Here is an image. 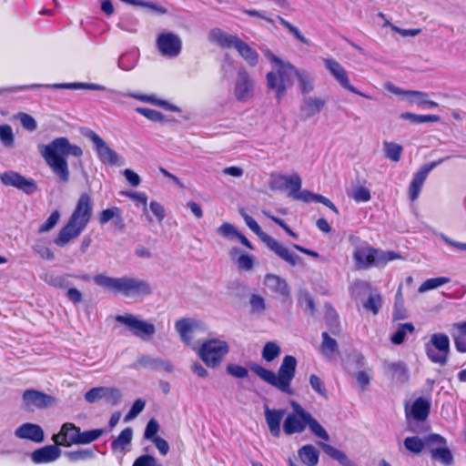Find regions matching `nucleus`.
<instances>
[{
	"label": "nucleus",
	"mask_w": 466,
	"mask_h": 466,
	"mask_svg": "<svg viewBox=\"0 0 466 466\" xmlns=\"http://www.w3.org/2000/svg\"><path fill=\"white\" fill-rule=\"evenodd\" d=\"M15 435L19 439L30 440L35 442H42L45 433L42 428L35 423L26 422L15 431Z\"/></svg>",
	"instance_id": "nucleus-27"
},
{
	"label": "nucleus",
	"mask_w": 466,
	"mask_h": 466,
	"mask_svg": "<svg viewBox=\"0 0 466 466\" xmlns=\"http://www.w3.org/2000/svg\"><path fill=\"white\" fill-rule=\"evenodd\" d=\"M235 263L239 271H251L255 267L256 259L250 254H240Z\"/></svg>",
	"instance_id": "nucleus-46"
},
{
	"label": "nucleus",
	"mask_w": 466,
	"mask_h": 466,
	"mask_svg": "<svg viewBox=\"0 0 466 466\" xmlns=\"http://www.w3.org/2000/svg\"><path fill=\"white\" fill-rule=\"evenodd\" d=\"M264 55L274 65L273 70L266 75L267 86L275 91L276 99L280 100L288 89L289 77L293 76V72L282 73L284 72L283 66L291 64L278 57L270 50H265Z\"/></svg>",
	"instance_id": "nucleus-8"
},
{
	"label": "nucleus",
	"mask_w": 466,
	"mask_h": 466,
	"mask_svg": "<svg viewBox=\"0 0 466 466\" xmlns=\"http://www.w3.org/2000/svg\"><path fill=\"white\" fill-rule=\"evenodd\" d=\"M400 117L403 120H409L414 124H420L426 122H439L441 120L440 116L436 115L421 116L410 112L400 114Z\"/></svg>",
	"instance_id": "nucleus-41"
},
{
	"label": "nucleus",
	"mask_w": 466,
	"mask_h": 466,
	"mask_svg": "<svg viewBox=\"0 0 466 466\" xmlns=\"http://www.w3.org/2000/svg\"><path fill=\"white\" fill-rule=\"evenodd\" d=\"M452 328L456 330L452 334L456 349L461 352H466V321L455 323Z\"/></svg>",
	"instance_id": "nucleus-35"
},
{
	"label": "nucleus",
	"mask_w": 466,
	"mask_h": 466,
	"mask_svg": "<svg viewBox=\"0 0 466 466\" xmlns=\"http://www.w3.org/2000/svg\"><path fill=\"white\" fill-rule=\"evenodd\" d=\"M115 319L126 326L135 337L144 341L150 340L156 333V327L153 323L139 319L133 314L117 315Z\"/></svg>",
	"instance_id": "nucleus-10"
},
{
	"label": "nucleus",
	"mask_w": 466,
	"mask_h": 466,
	"mask_svg": "<svg viewBox=\"0 0 466 466\" xmlns=\"http://www.w3.org/2000/svg\"><path fill=\"white\" fill-rule=\"evenodd\" d=\"M323 63L325 67L330 72V74L340 84L342 87L354 94L360 95L367 98L369 97L365 94L358 91L353 86L350 85L346 70L338 61L332 58H325L323 59Z\"/></svg>",
	"instance_id": "nucleus-19"
},
{
	"label": "nucleus",
	"mask_w": 466,
	"mask_h": 466,
	"mask_svg": "<svg viewBox=\"0 0 466 466\" xmlns=\"http://www.w3.org/2000/svg\"><path fill=\"white\" fill-rule=\"evenodd\" d=\"M208 39L221 48H234L250 67H255L258 63V53L236 35L213 28L208 33Z\"/></svg>",
	"instance_id": "nucleus-6"
},
{
	"label": "nucleus",
	"mask_w": 466,
	"mask_h": 466,
	"mask_svg": "<svg viewBox=\"0 0 466 466\" xmlns=\"http://www.w3.org/2000/svg\"><path fill=\"white\" fill-rule=\"evenodd\" d=\"M442 159L438 161H433L423 165L413 176L408 188V196L409 199L413 202L415 201L420 195V192L422 188V186L429 175V173L439 164H441Z\"/></svg>",
	"instance_id": "nucleus-16"
},
{
	"label": "nucleus",
	"mask_w": 466,
	"mask_h": 466,
	"mask_svg": "<svg viewBox=\"0 0 466 466\" xmlns=\"http://www.w3.org/2000/svg\"><path fill=\"white\" fill-rule=\"evenodd\" d=\"M285 410H271L268 406L265 407L264 414L269 432L279 438L280 436V422L285 415Z\"/></svg>",
	"instance_id": "nucleus-29"
},
{
	"label": "nucleus",
	"mask_w": 466,
	"mask_h": 466,
	"mask_svg": "<svg viewBox=\"0 0 466 466\" xmlns=\"http://www.w3.org/2000/svg\"><path fill=\"white\" fill-rule=\"evenodd\" d=\"M279 23L288 29V31L300 43L309 46V41L301 34L299 29L294 26L292 24L282 18L281 16H278Z\"/></svg>",
	"instance_id": "nucleus-50"
},
{
	"label": "nucleus",
	"mask_w": 466,
	"mask_h": 466,
	"mask_svg": "<svg viewBox=\"0 0 466 466\" xmlns=\"http://www.w3.org/2000/svg\"><path fill=\"white\" fill-rule=\"evenodd\" d=\"M146 401L142 399H137L133 403L131 409L125 417V421H130L134 420L145 408Z\"/></svg>",
	"instance_id": "nucleus-58"
},
{
	"label": "nucleus",
	"mask_w": 466,
	"mask_h": 466,
	"mask_svg": "<svg viewBox=\"0 0 466 466\" xmlns=\"http://www.w3.org/2000/svg\"><path fill=\"white\" fill-rule=\"evenodd\" d=\"M429 410L430 402L423 398L416 400L411 407V414L418 420H424L429 414Z\"/></svg>",
	"instance_id": "nucleus-36"
},
{
	"label": "nucleus",
	"mask_w": 466,
	"mask_h": 466,
	"mask_svg": "<svg viewBox=\"0 0 466 466\" xmlns=\"http://www.w3.org/2000/svg\"><path fill=\"white\" fill-rule=\"evenodd\" d=\"M326 107V100L315 96H306L301 105V112L307 118L319 114Z\"/></svg>",
	"instance_id": "nucleus-28"
},
{
	"label": "nucleus",
	"mask_w": 466,
	"mask_h": 466,
	"mask_svg": "<svg viewBox=\"0 0 466 466\" xmlns=\"http://www.w3.org/2000/svg\"><path fill=\"white\" fill-rule=\"evenodd\" d=\"M431 458L445 465H450L452 462L453 457L451 451L445 445L437 448H431Z\"/></svg>",
	"instance_id": "nucleus-38"
},
{
	"label": "nucleus",
	"mask_w": 466,
	"mask_h": 466,
	"mask_svg": "<svg viewBox=\"0 0 466 466\" xmlns=\"http://www.w3.org/2000/svg\"><path fill=\"white\" fill-rule=\"evenodd\" d=\"M151 363V369L154 370H163L166 372L171 373L174 370V365L166 360L161 358H155Z\"/></svg>",
	"instance_id": "nucleus-62"
},
{
	"label": "nucleus",
	"mask_w": 466,
	"mask_h": 466,
	"mask_svg": "<svg viewBox=\"0 0 466 466\" xmlns=\"http://www.w3.org/2000/svg\"><path fill=\"white\" fill-rule=\"evenodd\" d=\"M381 296L379 293L370 294L367 301L363 304V307L367 310H370L374 315L378 314L381 306Z\"/></svg>",
	"instance_id": "nucleus-51"
},
{
	"label": "nucleus",
	"mask_w": 466,
	"mask_h": 466,
	"mask_svg": "<svg viewBox=\"0 0 466 466\" xmlns=\"http://www.w3.org/2000/svg\"><path fill=\"white\" fill-rule=\"evenodd\" d=\"M33 250L43 259L45 260H53L55 258V254L48 247L36 243L33 246Z\"/></svg>",
	"instance_id": "nucleus-60"
},
{
	"label": "nucleus",
	"mask_w": 466,
	"mask_h": 466,
	"mask_svg": "<svg viewBox=\"0 0 466 466\" xmlns=\"http://www.w3.org/2000/svg\"><path fill=\"white\" fill-rule=\"evenodd\" d=\"M93 213V202L87 193H82L66 224L58 231L55 245L64 248L76 238L89 223Z\"/></svg>",
	"instance_id": "nucleus-1"
},
{
	"label": "nucleus",
	"mask_w": 466,
	"mask_h": 466,
	"mask_svg": "<svg viewBox=\"0 0 466 466\" xmlns=\"http://www.w3.org/2000/svg\"><path fill=\"white\" fill-rule=\"evenodd\" d=\"M156 46L160 54L167 57H177L182 50V41L173 32L160 33L156 39Z\"/></svg>",
	"instance_id": "nucleus-15"
},
{
	"label": "nucleus",
	"mask_w": 466,
	"mask_h": 466,
	"mask_svg": "<svg viewBox=\"0 0 466 466\" xmlns=\"http://www.w3.org/2000/svg\"><path fill=\"white\" fill-rule=\"evenodd\" d=\"M94 281L97 286L106 290L125 297H146L153 293V288L147 280L134 277L113 278L104 274H97L94 277Z\"/></svg>",
	"instance_id": "nucleus-3"
},
{
	"label": "nucleus",
	"mask_w": 466,
	"mask_h": 466,
	"mask_svg": "<svg viewBox=\"0 0 466 466\" xmlns=\"http://www.w3.org/2000/svg\"><path fill=\"white\" fill-rule=\"evenodd\" d=\"M309 384L314 390H316L320 396L327 399V390L324 387V384L321 379L316 375H311L309 377Z\"/></svg>",
	"instance_id": "nucleus-63"
},
{
	"label": "nucleus",
	"mask_w": 466,
	"mask_h": 466,
	"mask_svg": "<svg viewBox=\"0 0 466 466\" xmlns=\"http://www.w3.org/2000/svg\"><path fill=\"white\" fill-rule=\"evenodd\" d=\"M0 141L5 148H13L15 146V135L9 125H0Z\"/></svg>",
	"instance_id": "nucleus-43"
},
{
	"label": "nucleus",
	"mask_w": 466,
	"mask_h": 466,
	"mask_svg": "<svg viewBox=\"0 0 466 466\" xmlns=\"http://www.w3.org/2000/svg\"><path fill=\"white\" fill-rule=\"evenodd\" d=\"M14 118L19 120L22 127L28 131H35L37 127L35 119L26 113L20 112Z\"/></svg>",
	"instance_id": "nucleus-52"
},
{
	"label": "nucleus",
	"mask_w": 466,
	"mask_h": 466,
	"mask_svg": "<svg viewBox=\"0 0 466 466\" xmlns=\"http://www.w3.org/2000/svg\"><path fill=\"white\" fill-rule=\"evenodd\" d=\"M352 257L357 270H365L370 267H384L389 261L401 258L397 252L383 251L368 245L355 248Z\"/></svg>",
	"instance_id": "nucleus-7"
},
{
	"label": "nucleus",
	"mask_w": 466,
	"mask_h": 466,
	"mask_svg": "<svg viewBox=\"0 0 466 466\" xmlns=\"http://www.w3.org/2000/svg\"><path fill=\"white\" fill-rule=\"evenodd\" d=\"M296 368L297 360L290 355L284 357L277 373L258 364H252L250 366V370L262 380L289 396L295 393L294 390L291 388V381L295 377Z\"/></svg>",
	"instance_id": "nucleus-4"
},
{
	"label": "nucleus",
	"mask_w": 466,
	"mask_h": 466,
	"mask_svg": "<svg viewBox=\"0 0 466 466\" xmlns=\"http://www.w3.org/2000/svg\"><path fill=\"white\" fill-rule=\"evenodd\" d=\"M91 141L96 146V149L100 160L105 164L118 165L119 156L96 133L91 132L88 136Z\"/></svg>",
	"instance_id": "nucleus-20"
},
{
	"label": "nucleus",
	"mask_w": 466,
	"mask_h": 466,
	"mask_svg": "<svg viewBox=\"0 0 466 466\" xmlns=\"http://www.w3.org/2000/svg\"><path fill=\"white\" fill-rule=\"evenodd\" d=\"M132 439L133 430L131 428L124 429L112 442L113 451L124 456L129 451Z\"/></svg>",
	"instance_id": "nucleus-31"
},
{
	"label": "nucleus",
	"mask_w": 466,
	"mask_h": 466,
	"mask_svg": "<svg viewBox=\"0 0 466 466\" xmlns=\"http://www.w3.org/2000/svg\"><path fill=\"white\" fill-rule=\"evenodd\" d=\"M238 228L228 223V222H224L221 226H219L218 228H217V233L225 238H228V239H233V238H236L238 234Z\"/></svg>",
	"instance_id": "nucleus-53"
},
{
	"label": "nucleus",
	"mask_w": 466,
	"mask_h": 466,
	"mask_svg": "<svg viewBox=\"0 0 466 466\" xmlns=\"http://www.w3.org/2000/svg\"><path fill=\"white\" fill-rule=\"evenodd\" d=\"M229 351L227 341L212 338L202 342L198 349L201 360L209 368H218Z\"/></svg>",
	"instance_id": "nucleus-9"
},
{
	"label": "nucleus",
	"mask_w": 466,
	"mask_h": 466,
	"mask_svg": "<svg viewBox=\"0 0 466 466\" xmlns=\"http://www.w3.org/2000/svg\"><path fill=\"white\" fill-rule=\"evenodd\" d=\"M451 281L449 278L446 277H440V278H434V279H429L425 280L419 288V292L423 293L428 290L436 289L441 285L447 284Z\"/></svg>",
	"instance_id": "nucleus-47"
},
{
	"label": "nucleus",
	"mask_w": 466,
	"mask_h": 466,
	"mask_svg": "<svg viewBox=\"0 0 466 466\" xmlns=\"http://www.w3.org/2000/svg\"><path fill=\"white\" fill-rule=\"evenodd\" d=\"M66 458L73 462L87 461L95 456V452L91 449H80L77 451L66 452Z\"/></svg>",
	"instance_id": "nucleus-45"
},
{
	"label": "nucleus",
	"mask_w": 466,
	"mask_h": 466,
	"mask_svg": "<svg viewBox=\"0 0 466 466\" xmlns=\"http://www.w3.org/2000/svg\"><path fill=\"white\" fill-rule=\"evenodd\" d=\"M446 444V441L443 437L439 434H431L424 439V446L430 448L441 447Z\"/></svg>",
	"instance_id": "nucleus-61"
},
{
	"label": "nucleus",
	"mask_w": 466,
	"mask_h": 466,
	"mask_svg": "<svg viewBox=\"0 0 466 466\" xmlns=\"http://www.w3.org/2000/svg\"><path fill=\"white\" fill-rule=\"evenodd\" d=\"M239 213L244 218L248 227L259 238L262 242H265L269 235L265 233L258 226V224L249 215H248L243 208L239 209Z\"/></svg>",
	"instance_id": "nucleus-40"
},
{
	"label": "nucleus",
	"mask_w": 466,
	"mask_h": 466,
	"mask_svg": "<svg viewBox=\"0 0 466 466\" xmlns=\"http://www.w3.org/2000/svg\"><path fill=\"white\" fill-rule=\"evenodd\" d=\"M298 455L307 466H316L319 462V451L311 444L302 446L299 450Z\"/></svg>",
	"instance_id": "nucleus-32"
},
{
	"label": "nucleus",
	"mask_w": 466,
	"mask_h": 466,
	"mask_svg": "<svg viewBox=\"0 0 466 466\" xmlns=\"http://www.w3.org/2000/svg\"><path fill=\"white\" fill-rule=\"evenodd\" d=\"M264 243L271 251H273L278 257H279L289 265L294 267L299 263L300 258L299 256L291 253L286 247L274 239L272 237L269 236Z\"/></svg>",
	"instance_id": "nucleus-26"
},
{
	"label": "nucleus",
	"mask_w": 466,
	"mask_h": 466,
	"mask_svg": "<svg viewBox=\"0 0 466 466\" xmlns=\"http://www.w3.org/2000/svg\"><path fill=\"white\" fill-rule=\"evenodd\" d=\"M427 356L432 362L444 365L450 352V340L443 333H435L426 344Z\"/></svg>",
	"instance_id": "nucleus-13"
},
{
	"label": "nucleus",
	"mask_w": 466,
	"mask_h": 466,
	"mask_svg": "<svg viewBox=\"0 0 466 466\" xmlns=\"http://www.w3.org/2000/svg\"><path fill=\"white\" fill-rule=\"evenodd\" d=\"M402 150V147L399 144L393 142L383 143V152L385 157L393 162H398L400 160Z\"/></svg>",
	"instance_id": "nucleus-42"
},
{
	"label": "nucleus",
	"mask_w": 466,
	"mask_h": 466,
	"mask_svg": "<svg viewBox=\"0 0 466 466\" xmlns=\"http://www.w3.org/2000/svg\"><path fill=\"white\" fill-rule=\"evenodd\" d=\"M294 199L300 200L303 202L317 201V202L322 203L326 207L329 208L336 214L339 213L337 208L334 206V204L329 199H328L327 198H325L321 195L314 194L308 190L299 191L298 193V195L295 196Z\"/></svg>",
	"instance_id": "nucleus-33"
},
{
	"label": "nucleus",
	"mask_w": 466,
	"mask_h": 466,
	"mask_svg": "<svg viewBox=\"0 0 466 466\" xmlns=\"http://www.w3.org/2000/svg\"><path fill=\"white\" fill-rule=\"evenodd\" d=\"M263 285L271 292L277 293L284 299L290 297V290L287 281L279 275L268 273L263 279Z\"/></svg>",
	"instance_id": "nucleus-23"
},
{
	"label": "nucleus",
	"mask_w": 466,
	"mask_h": 466,
	"mask_svg": "<svg viewBox=\"0 0 466 466\" xmlns=\"http://www.w3.org/2000/svg\"><path fill=\"white\" fill-rule=\"evenodd\" d=\"M322 342L320 345L321 353L329 360H331L339 352V345L335 339L331 338L327 332H323Z\"/></svg>",
	"instance_id": "nucleus-34"
},
{
	"label": "nucleus",
	"mask_w": 466,
	"mask_h": 466,
	"mask_svg": "<svg viewBox=\"0 0 466 466\" xmlns=\"http://www.w3.org/2000/svg\"><path fill=\"white\" fill-rule=\"evenodd\" d=\"M199 323L189 318L178 319L175 323V329L178 333L180 339L186 345H191L193 340V332L198 329Z\"/></svg>",
	"instance_id": "nucleus-25"
},
{
	"label": "nucleus",
	"mask_w": 466,
	"mask_h": 466,
	"mask_svg": "<svg viewBox=\"0 0 466 466\" xmlns=\"http://www.w3.org/2000/svg\"><path fill=\"white\" fill-rule=\"evenodd\" d=\"M250 312L253 315L261 316L267 309L265 299L258 294H251L249 297Z\"/></svg>",
	"instance_id": "nucleus-37"
},
{
	"label": "nucleus",
	"mask_w": 466,
	"mask_h": 466,
	"mask_svg": "<svg viewBox=\"0 0 466 466\" xmlns=\"http://www.w3.org/2000/svg\"><path fill=\"white\" fill-rule=\"evenodd\" d=\"M60 218V212L58 210H54L49 218L44 222L38 228V233L43 234L53 229Z\"/></svg>",
	"instance_id": "nucleus-54"
},
{
	"label": "nucleus",
	"mask_w": 466,
	"mask_h": 466,
	"mask_svg": "<svg viewBox=\"0 0 466 466\" xmlns=\"http://www.w3.org/2000/svg\"><path fill=\"white\" fill-rule=\"evenodd\" d=\"M350 198L356 202H369L371 199L370 190L363 185H357L350 194Z\"/></svg>",
	"instance_id": "nucleus-44"
},
{
	"label": "nucleus",
	"mask_w": 466,
	"mask_h": 466,
	"mask_svg": "<svg viewBox=\"0 0 466 466\" xmlns=\"http://www.w3.org/2000/svg\"><path fill=\"white\" fill-rule=\"evenodd\" d=\"M389 370L392 372L393 376L398 377L400 380H404L406 377V368L401 362L389 363L387 364Z\"/></svg>",
	"instance_id": "nucleus-64"
},
{
	"label": "nucleus",
	"mask_w": 466,
	"mask_h": 466,
	"mask_svg": "<svg viewBox=\"0 0 466 466\" xmlns=\"http://www.w3.org/2000/svg\"><path fill=\"white\" fill-rule=\"evenodd\" d=\"M159 424L157 420L154 418L150 419L146 426V430L144 432V438L147 440L152 441L154 438H157V433L159 431Z\"/></svg>",
	"instance_id": "nucleus-59"
},
{
	"label": "nucleus",
	"mask_w": 466,
	"mask_h": 466,
	"mask_svg": "<svg viewBox=\"0 0 466 466\" xmlns=\"http://www.w3.org/2000/svg\"><path fill=\"white\" fill-rule=\"evenodd\" d=\"M233 94L238 102H248L254 96L255 80L244 66L239 67L237 71Z\"/></svg>",
	"instance_id": "nucleus-12"
},
{
	"label": "nucleus",
	"mask_w": 466,
	"mask_h": 466,
	"mask_svg": "<svg viewBox=\"0 0 466 466\" xmlns=\"http://www.w3.org/2000/svg\"><path fill=\"white\" fill-rule=\"evenodd\" d=\"M283 73L293 72L299 82L301 94L306 96L313 92L315 85L313 77L305 70H299L293 65H286L283 66Z\"/></svg>",
	"instance_id": "nucleus-22"
},
{
	"label": "nucleus",
	"mask_w": 466,
	"mask_h": 466,
	"mask_svg": "<svg viewBox=\"0 0 466 466\" xmlns=\"http://www.w3.org/2000/svg\"><path fill=\"white\" fill-rule=\"evenodd\" d=\"M81 431L74 423L66 422L61 426L60 431L54 434L52 441L60 446L70 447L73 444L80 445Z\"/></svg>",
	"instance_id": "nucleus-17"
},
{
	"label": "nucleus",
	"mask_w": 466,
	"mask_h": 466,
	"mask_svg": "<svg viewBox=\"0 0 466 466\" xmlns=\"http://www.w3.org/2000/svg\"><path fill=\"white\" fill-rule=\"evenodd\" d=\"M405 96L409 97L410 103H416L419 106L429 105L431 106H437L438 104L434 101L428 100V95L424 92L416 90H406Z\"/></svg>",
	"instance_id": "nucleus-39"
},
{
	"label": "nucleus",
	"mask_w": 466,
	"mask_h": 466,
	"mask_svg": "<svg viewBox=\"0 0 466 466\" xmlns=\"http://www.w3.org/2000/svg\"><path fill=\"white\" fill-rule=\"evenodd\" d=\"M404 446L413 453H420L424 448V441L418 437H408L404 440Z\"/></svg>",
	"instance_id": "nucleus-55"
},
{
	"label": "nucleus",
	"mask_w": 466,
	"mask_h": 466,
	"mask_svg": "<svg viewBox=\"0 0 466 466\" xmlns=\"http://www.w3.org/2000/svg\"><path fill=\"white\" fill-rule=\"evenodd\" d=\"M318 445L328 456L337 461L341 466H359L344 451L324 442H318Z\"/></svg>",
	"instance_id": "nucleus-30"
},
{
	"label": "nucleus",
	"mask_w": 466,
	"mask_h": 466,
	"mask_svg": "<svg viewBox=\"0 0 466 466\" xmlns=\"http://www.w3.org/2000/svg\"><path fill=\"white\" fill-rule=\"evenodd\" d=\"M59 445H46L40 449L34 451L31 453V459L35 463H49L56 461L61 456V450Z\"/></svg>",
	"instance_id": "nucleus-24"
},
{
	"label": "nucleus",
	"mask_w": 466,
	"mask_h": 466,
	"mask_svg": "<svg viewBox=\"0 0 466 466\" xmlns=\"http://www.w3.org/2000/svg\"><path fill=\"white\" fill-rule=\"evenodd\" d=\"M280 354V348L276 342H267L262 350V357L267 361L270 362L274 360Z\"/></svg>",
	"instance_id": "nucleus-49"
},
{
	"label": "nucleus",
	"mask_w": 466,
	"mask_h": 466,
	"mask_svg": "<svg viewBox=\"0 0 466 466\" xmlns=\"http://www.w3.org/2000/svg\"><path fill=\"white\" fill-rule=\"evenodd\" d=\"M0 181L5 186L15 187L26 194H32L37 189V186L33 179L26 178L14 171L0 174Z\"/></svg>",
	"instance_id": "nucleus-18"
},
{
	"label": "nucleus",
	"mask_w": 466,
	"mask_h": 466,
	"mask_svg": "<svg viewBox=\"0 0 466 466\" xmlns=\"http://www.w3.org/2000/svg\"><path fill=\"white\" fill-rule=\"evenodd\" d=\"M413 331L414 326L411 323L401 324L391 337V342L396 345L401 344L405 339L406 333H412Z\"/></svg>",
	"instance_id": "nucleus-48"
},
{
	"label": "nucleus",
	"mask_w": 466,
	"mask_h": 466,
	"mask_svg": "<svg viewBox=\"0 0 466 466\" xmlns=\"http://www.w3.org/2000/svg\"><path fill=\"white\" fill-rule=\"evenodd\" d=\"M82 153L81 147L72 145L66 137L56 138L50 144L42 147L41 150L47 165L62 182H67L69 179V169L65 157H80Z\"/></svg>",
	"instance_id": "nucleus-2"
},
{
	"label": "nucleus",
	"mask_w": 466,
	"mask_h": 466,
	"mask_svg": "<svg viewBox=\"0 0 466 466\" xmlns=\"http://www.w3.org/2000/svg\"><path fill=\"white\" fill-rule=\"evenodd\" d=\"M56 397L35 389L25 390L22 393L21 408L27 412L45 410L56 405Z\"/></svg>",
	"instance_id": "nucleus-11"
},
{
	"label": "nucleus",
	"mask_w": 466,
	"mask_h": 466,
	"mask_svg": "<svg viewBox=\"0 0 466 466\" xmlns=\"http://www.w3.org/2000/svg\"><path fill=\"white\" fill-rule=\"evenodd\" d=\"M103 429H96L81 432L80 445L89 444L104 434Z\"/></svg>",
	"instance_id": "nucleus-56"
},
{
	"label": "nucleus",
	"mask_w": 466,
	"mask_h": 466,
	"mask_svg": "<svg viewBox=\"0 0 466 466\" xmlns=\"http://www.w3.org/2000/svg\"><path fill=\"white\" fill-rule=\"evenodd\" d=\"M301 178L299 175L277 176L271 183L272 189H289L288 196L294 198L300 191Z\"/></svg>",
	"instance_id": "nucleus-21"
},
{
	"label": "nucleus",
	"mask_w": 466,
	"mask_h": 466,
	"mask_svg": "<svg viewBox=\"0 0 466 466\" xmlns=\"http://www.w3.org/2000/svg\"><path fill=\"white\" fill-rule=\"evenodd\" d=\"M122 398V391L116 387H95L85 393V400L90 404L105 400L107 404L116 406L121 402Z\"/></svg>",
	"instance_id": "nucleus-14"
},
{
	"label": "nucleus",
	"mask_w": 466,
	"mask_h": 466,
	"mask_svg": "<svg viewBox=\"0 0 466 466\" xmlns=\"http://www.w3.org/2000/svg\"><path fill=\"white\" fill-rule=\"evenodd\" d=\"M289 404L292 411L286 416L283 422L285 434L302 433L308 427L316 437L325 441H329L327 431L309 411L295 400H290Z\"/></svg>",
	"instance_id": "nucleus-5"
},
{
	"label": "nucleus",
	"mask_w": 466,
	"mask_h": 466,
	"mask_svg": "<svg viewBox=\"0 0 466 466\" xmlns=\"http://www.w3.org/2000/svg\"><path fill=\"white\" fill-rule=\"evenodd\" d=\"M55 88H68V89H76V88H86L92 90H104L105 87L100 85L95 84H84V83H70V84H56L52 86Z\"/></svg>",
	"instance_id": "nucleus-57"
}]
</instances>
